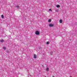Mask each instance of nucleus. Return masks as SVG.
Masks as SVG:
<instances>
[{
    "label": "nucleus",
    "instance_id": "nucleus-1",
    "mask_svg": "<svg viewBox=\"0 0 77 77\" xmlns=\"http://www.w3.org/2000/svg\"><path fill=\"white\" fill-rule=\"evenodd\" d=\"M39 32L38 31H36L35 32V34L36 35H38L39 34Z\"/></svg>",
    "mask_w": 77,
    "mask_h": 77
},
{
    "label": "nucleus",
    "instance_id": "nucleus-2",
    "mask_svg": "<svg viewBox=\"0 0 77 77\" xmlns=\"http://www.w3.org/2000/svg\"><path fill=\"white\" fill-rule=\"evenodd\" d=\"M49 27H53L54 25L53 24H50L49 25Z\"/></svg>",
    "mask_w": 77,
    "mask_h": 77
},
{
    "label": "nucleus",
    "instance_id": "nucleus-3",
    "mask_svg": "<svg viewBox=\"0 0 77 77\" xmlns=\"http://www.w3.org/2000/svg\"><path fill=\"white\" fill-rule=\"evenodd\" d=\"M46 70L47 72H48V70H49V68H48V67H47L46 69Z\"/></svg>",
    "mask_w": 77,
    "mask_h": 77
},
{
    "label": "nucleus",
    "instance_id": "nucleus-4",
    "mask_svg": "<svg viewBox=\"0 0 77 77\" xmlns=\"http://www.w3.org/2000/svg\"><path fill=\"white\" fill-rule=\"evenodd\" d=\"M34 58H35V59H36V55L34 54Z\"/></svg>",
    "mask_w": 77,
    "mask_h": 77
},
{
    "label": "nucleus",
    "instance_id": "nucleus-5",
    "mask_svg": "<svg viewBox=\"0 0 77 77\" xmlns=\"http://www.w3.org/2000/svg\"><path fill=\"white\" fill-rule=\"evenodd\" d=\"M4 42V40H0V42Z\"/></svg>",
    "mask_w": 77,
    "mask_h": 77
},
{
    "label": "nucleus",
    "instance_id": "nucleus-6",
    "mask_svg": "<svg viewBox=\"0 0 77 77\" xmlns=\"http://www.w3.org/2000/svg\"><path fill=\"white\" fill-rule=\"evenodd\" d=\"M51 19H50L49 20H48L49 23H50V22H51Z\"/></svg>",
    "mask_w": 77,
    "mask_h": 77
},
{
    "label": "nucleus",
    "instance_id": "nucleus-7",
    "mask_svg": "<svg viewBox=\"0 0 77 77\" xmlns=\"http://www.w3.org/2000/svg\"><path fill=\"white\" fill-rule=\"evenodd\" d=\"M60 23H62V20H60Z\"/></svg>",
    "mask_w": 77,
    "mask_h": 77
},
{
    "label": "nucleus",
    "instance_id": "nucleus-8",
    "mask_svg": "<svg viewBox=\"0 0 77 77\" xmlns=\"http://www.w3.org/2000/svg\"><path fill=\"white\" fill-rule=\"evenodd\" d=\"M16 7L18 9H19V8H20V6H19V5H17L16 6Z\"/></svg>",
    "mask_w": 77,
    "mask_h": 77
},
{
    "label": "nucleus",
    "instance_id": "nucleus-9",
    "mask_svg": "<svg viewBox=\"0 0 77 77\" xmlns=\"http://www.w3.org/2000/svg\"><path fill=\"white\" fill-rule=\"evenodd\" d=\"M57 8H59V7H60V5H57Z\"/></svg>",
    "mask_w": 77,
    "mask_h": 77
},
{
    "label": "nucleus",
    "instance_id": "nucleus-10",
    "mask_svg": "<svg viewBox=\"0 0 77 77\" xmlns=\"http://www.w3.org/2000/svg\"><path fill=\"white\" fill-rule=\"evenodd\" d=\"M1 17H2V18H4V16L3 15H1Z\"/></svg>",
    "mask_w": 77,
    "mask_h": 77
},
{
    "label": "nucleus",
    "instance_id": "nucleus-11",
    "mask_svg": "<svg viewBox=\"0 0 77 77\" xmlns=\"http://www.w3.org/2000/svg\"><path fill=\"white\" fill-rule=\"evenodd\" d=\"M3 48L4 50H6V47H3Z\"/></svg>",
    "mask_w": 77,
    "mask_h": 77
},
{
    "label": "nucleus",
    "instance_id": "nucleus-12",
    "mask_svg": "<svg viewBox=\"0 0 77 77\" xmlns=\"http://www.w3.org/2000/svg\"><path fill=\"white\" fill-rule=\"evenodd\" d=\"M47 44H49V42H47Z\"/></svg>",
    "mask_w": 77,
    "mask_h": 77
},
{
    "label": "nucleus",
    "instance_id": "nucleus-13",
    "mask_svg": "<svg viewBox=\"0 0 77 77\" xmlns=\"http://www.w3.org/2000/svg\"><path fill=\"white\" fill-rule=\"evenodd\" d=\"M49 11H52V10H51V9H49Z\"/></svg>",
    "mask_w": 77,
    "mask_h": 77
},
{
    "label": "nucleus",
    "instance_id": "nucleus-14",
    "mask_svg": "<svg viewBox=\"0 0 77 77\" xmlns=\"http://www.w3.org/2000/svg\"><path fill=\"white\" fill-rule=\"evenodd\" d=\"M52 53H52V52H50V54H51V55H52Z\"/></svg>",
    "mask_w": 77,
    "mask_h": 77
},
{
    "label": "nucleus",
    "instance_id": "nucleus-15",
    "mask_svg": "<svg viewBox=\"0 0 77 77\" xmlns=\"http://www.w3.org/2000/svg\"><path fill=\"white\" fill-rule=\"evenodd\" d=\"M53 77H55L54 76H53Z\"/></svg>",
    "mask_w": 77,
    "mask_h": 77
},
{
    "label": "nucleus",
    "instance_id": "nucleus-16",
    "mask_svg": "<svg viewBox=\"0 0 77 77\" xmlns=\"http://www.w3.org/2000/svg\"><path fill=\"white\" fill-rule=\"evenodd\" d=\"M69 77H72V76H70Z\"/></svg>",
    "mask_w": 77,
    "mask_h": 77
}]
</instances>
